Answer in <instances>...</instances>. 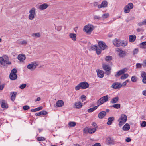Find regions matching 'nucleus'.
Segmentation results:
<instances>
[{"label":"nucleus","instance_id":"31","mask_svg":"<svg viewBox=\"0 0 146 146\" xmlns=\"http://www.w3.org/2000/svg\"><path fill=\"white\" fill-rule=\"evenodd\" d=\"M136 36L134 35H130L129 37V41L131 42H134L136 39Z\"/></svg>","mask_w":146,"mask_h":146},{"label":"nucleus","instance_id":"40","mask_svg":"<svg viewBox=\"0 0 146 146\" xmlns=\"http://www.w3.org/2000/svg\"><path fill=\"white\" fill-rule=\"evenodd\" d=\"M112 106L116 109H118L120 108V104H115L113 105Z\"/></svg>","mask_w":146,"mask_h":146},{"label":"nucleus","instance_id":"35","mask_svg":"<svg viewBox=\"0 0 146 146\" xmlns=\"http://www.w3.org/2000/svg\"><path fill=\"white\" fill-rule=\"evenodd\" d=\"M42 109V106L38 107L36 108L32 109L31 110V111L32 112H36L38 111L41 110Z\"/></svg>","mask_w":146,"mask_h":146},{"label":"nucleus","instance_id":"42","mask_svg":"<svg viewBox=\"0 0 146 146\" xmlns=\"http://www.w3.org/2000/svg\"><path fill=\"white\" fill-rule=\"evenodd\" d=\"M129 75L127 74H125L123 75L121 77V79H126L128 76Z\"/></svg>","mask_w":146,"mask_h":146},{"label":"nucleus","instance_id":"56","mask_svg":"<svg viewBox=\"0 0 146 146\" xmlns=\"http://www.w3.org/2000/svg\"><path fill=\"white\" fill-rule=\"evenodd\" d=\"M88 129L87 128H85L84 130V132L85 133H88Z\"/></svg>","mask_w":146,"mask_h":146},{"label":"nucleus","instance_id":"25","mask_svg":"<svg viewBox=\"0 0 146 146\" xmlns=\"http://www.w3.org/2000/svg\"><path fill=\"white\" fill-rule=\"evenodd\" d=\"M130 127L129 124L127 123L125 124L123 127V129L125 131L129 130L130 129Z\"/></svg>","mask_w":146,"mask_h":146},{"label":"nucleus","instance_id":"26","mask_svg":"<svg viewBox=\"0 0 146 146\" xmlns=\"http://www.w3.org/2000/svg\"><path fill=\"white\" fill-rule=\"evenodd\" d=\"M70 37L74 41L76 40V35L75 33H71L69 35Z\"/></svg>","mask_w":146,"mask_h":146},{"label":"nucleus","instance_id":"8","mask_svg":"<svg viewBox=\"0 0 146 146\" xmlns=\"http://www.w3.org/2000/svg\"><path fill=\"white\" fill-rule=\"evenodd\" d=\"M38 62L36 61H34L31 62V64H28L27 66V68L29 69L34 70L38 65Z\"/></svg>","mask_w":146,"mask_h":146},{"label":"nucleus","instance_id":"43","mask_svg":"<svg viewBox=\"0 0 146 146\" xmlns=\"http://www.w3.org/2000/svg\"><path fill=\"white\" fill-rule=\"evenodd\" d=\"M93 17L94 19H97L98 20H100L101 19V17H100L99 16H97L96 15H94Z\"/></svg>","mask_w":146,"mask_h":146},{"label":"nucleus","instance_id":"32","mask_svg":"<svg viewBox=\"0 0 146 146\" xmlns=\"http://www.w3.org/2000/svg\"><path fill=\"white\" fill-rule=\"evenodd\" d=\"M27 41L26 40H23V41L18 40L17 41V43L22 45H25L27 44Z\"/></svg>","mask_w":146,"mask_h":146},{"label":"nucleus","instance_id":"10","mask_svg":"<svg viewBox=\"0 0 146 146\" xmlns=\"http://www.w3.org/2000/svg\"><path fill=\"white\" fill-rule=\"evenodd\" d=\"M103 69L106 71V73L107 75H109L110 73V70H111V68L108 65L104 64L102 66Z\"/></svg>","mask_w":146,"mask_h":146},{"label":"nucleus","instance_id":"58","mask_svg":"<svg viewBox=\"0 0 146 146\" xmlns=\"http://www.w3.org/2000/svg\"><path fill=\"white\" fill-rule=\"evenodd\" d=\"M131 141V139H130V138L129 137H128V138H127L126 139V141L127 142H130Z\"/></svg>","mask_w":146,"mask_h":146},{"label":"nucleus","instance_id":"23","mask_svg":"<svg viewBox=\"0 0 146 146\" xmlns=\"http://www.w3.org/2000/svg\"><path fill=\"white\" fill-rule=\"evenodd\" d=\"M64 103L62 100H59L56 102V105L58 107H61L64 105Z\"/></svg>","mask_w":146,"mask_h":146},{"label":"nucleus","instance_id":"16","mask_svg":"<svg viewBox=\"0 0 146 146\" xmlns=\"http://www.w3.org/2000/svg\"><path fill=\"white\" fill-rule=\"evenodd\" d=\"M111 87L115 89H119L121 87V84L119 82H115L113 84Z\"/></svg>","mask_w":146,"mask_h":146},{"label":"nucleus","instance_id":"46","mask_svg":"<svg viewBox=\"0 0 146 146\" xmlns=\"http://www.w3.org/2000/svg\"><path fill=\"white\" fill-rule=\"evenodd\" d=\"M37 140L38 141H44L45 140V139L43 137H39L37 138Z\"/></svg>","mask_w":146,"mask_h":146},{"label":"nucleus","instance_id":"62","mask_svg":"<svg viewBox=\"0 0 146 146\" xmlns=\"http://www.w3.org/2000/svg\"><path fill=\"white\" fill-rule=\"evenodd\" d=\"M4 84L2 85H0V90H3L4 88Z\"/></svg>","mask_w":146,"mask_h":146},{"label":"nucleus","instance_id":"61","mask_svg":"<svg viewBox=\"0 0 146 146\" xmlns=\"http://www.w3.org/2000/svg\"><path fill=\"white\" fill-rule=\"evenodd\" d=\"M92 125L93 126H94L95 127V128L97 127V125L96 123H95L94 122H93L92 123Z\"/></svg>","mask_w":146,"mask_h":146},{"label":"nucleus","instance_id":"49","mask_svg":"<svg viewBox=\"0 0 146 146\" xmlns=\"http://www.w3.org/2000/svg\"><path fill=\"white\" fill-rule=\"evenodd\" d=\"M80 88H81V86L80 83L75 87V89L76 90H78Z\"/></svg>","mask_w":146,"mask_h":146},{"label":"nucleus","instance_id":"5","mask_svg":"<svg viewBox=\"0 0 146 146\" xmlns=\"http://www.w3.org/2000/svg\"><path fill=\"white\" fill-rule=\"evenodd\" d=\"M108 100V98L107 95L101 98L97 101L98 106H99Z\"/></svg>","mask_w":146,"mask_h":146},{"label":"nucleus","instance_id":"28","mask_svg":"<svg viewBox=\"0 0 146 146\" xmlns=\"http://www.w3.org/2000/svg\"><path fill=\"white\" fill-rule=\"evenodd\" d=\"M119 98L118 96H117L113 98L110 102L112 104H115L118 102L119 100Z\"/></svg>","mask_w":146,"mask_h":146},{"label":"nucleus","instance_id":"59","mask_svg":"<svg viewBox=\"0 0 146 146\" xmlns=\"http://www.w3.org/2000/svg\"><path fill=\"white\" fill-rule=\"evenodd\" d=\"M142 82L144 84H146V76L143 78Z\"/></svg>","mask_w":146,"mask_h":146},{"label":"nucleus","instance_id":"54","mask_svg":"<svg viewBox=\"0 0 146 146\" xmlns=\"http://www.w3.org/2000/svg\"><path fill=\"white\" fill-rule=\"evenodd\" d=\"M141 126L142 127H145L146 126V122L145 121H143L141 124Z\"/></svg>","mask_w":146,"mask_h":146},{"label":"nucleus","instance_id":"14","mask_svg":"<svg viewBox=\"0 0 146 146\" xmlns=\"http://www.w3.org/2000/svg\"><path fill=\"white\" fill-rule=\"evenodd\" d=\"M108 3L107 1H103L101 4L98 5V9H100L102 8H105L108 5Z\"/></svg>","mask_w":146,"mask_h":146},{"label":"nucleus","instance_id":"17","mask_svg":"<svg viewBox=\"0 0 146 146\" xmlns=\"http://www.w3.org/2000/svg\"><path fill=\"white\" fill-rule=\"evenodd\" d=\"M96 72L98 76L100 78H103L104 76V72L99 69L96 70Z\"/></svg>","mask_w":146,"mask_h":146},{"label":"nucleus","instance_id":"45","mask_svg":"<svg viewBox=\"0 0 146 146\" xmlns=\"http://www.w3.org/2000/svg\"><path fill=\"white\" fill-rule=\"evenodd\" d=\"M139 50L137 48L135 49L133 51V53L134 55L137 54Z\"/></svg>","mask_w":146,"mask_h":146},{"label":"nucleus","instance_id":"64","mask_svg":"<svg viewBox=\"0 0 146 146\" xmlns=\"http://www.w3.org/2000/svg\"><path fill=\"white\" fill-rule=\"evenodd\" d=\"M142 23L143 25H146V19H145L142 22Z\"/></svg>","mask_w":146,"mask_h":146},{"label":"nucleus","instance_id":"39","mask_svg":"<svg viewBox=\"0 0 146 146\" xmlns=\"http://www.w3.org/2000/svg\"><path fill=\"white\" fill-rule=\"evenodd\" d=\"M68 125H69V127H74L76 126V123L75 122H70L69 123Z\"/></svg>","mask_w":146,"mask_h":146},{"label":"nucleus","instance_id":"9","mask_svg":"<svg viewBox=\"0 0 146 146\" xmlns=\"http://www.w3.org/2000/svg\"><path fill=\"white\" fill-rule=\"evenodd\" d=\"M98 46L99 48H98V50H100L101 51L102 50H105L107 46L106 44L102 41H99L98 42Z\"/></svg>","mask_w":146,"mask_h":146},{"label":"nucleus","instance_id":"12","mask_svg":"<svg viewBox=\"0 0 146 146\" xmlns=\"http://www.w3.org/2000/svg\"><path fill=\"white\" fill-rule=\"evenodd\" d=\"M48 6V5L46 3H44L40 5L38 8L40 10H43L47 8Z\"/></svg>","mask_w":146,"mask_h":146},{"label":"nucleus","instance_id":"44","mask_svg":"<svg viewBox=\"0 0 146 146\" xmlns=\"http://www.w3.org/2000/svg\"><path fill=\"white\" fill-rule=\"evenodd\" d=\"M137 80V78L135 76H133L131 78V80L133 82H136Z\"/></svg>","mask_w":146,"mask_h":146},{"label":"nucleus","instance_id":"47","mask_svg":"<svg viewBox=\"0 0 146 146\" xmlns=\"http://www.w3.org/2000/svg\"><path fill=\"white\" fill-rule=\"evenodd\" d=\"M26 86V84H22L20 85L19 88L21 89H23Z\"/></svg>","mask_w":146,"mask_h":146},{"label":"nucleus","instance_id":"53","mask_svg":"<svg viewBox=\"0 0 146 146\" xmlns=\"http://www.w3.org/2000/svg\"><path fill=\"white\" fill-rule=\"evenodd\" d=\"M17 72V70L15 68H14V69H13L12 70L11 72L10 73H11V74H16Z\"/></svg>","mask_w":146,"mask_h":146},{"label":"nucleus","instance_id":"33","mask_svg":"<svg viewBox=\"0 0 146 146\" xmlns=\"http://www.w3.org/2000/svg\"><path fill=\"white\" fill-rule=\"evenodd\" d=\"M31 35L33 37L38 38L40 37L41 35L40 33H32Z\"/></svg>","mask_w":146,"mask_h":146},{"label":"nucleus","instance_id":"11","mask_svg":"<svg viewBox=\"0 0 146 146\" xmlns=\"http://www.w3.org/2000/svg\"><path fill=\"white\" fill-rule=\"evenodd\" d=\"M106 141L107 144L109 145H113L114 143V139L110 137H108L106 138Z\"/></svg>","mask_w":146,"mask_h":146},{"label":"nucleus","instance_id":"38","mask_svg":"<svg viewBox=\"0 0 146 146\" xmlns=\"http://www.w3.org/2000/svg\"><path fill=\"white\" fill-rule=\"evenodd\" d=\"M141 47L143 48H146V42H144L140 44Z\"/></svg>","mask_w":146,"mask_h":146},{"label":"nucleus","instance_id":"36","mask_svg":"<svg viewBox=\"0 0 146 146\" xmlns=\"http://www.w3.org/2000/svg\"><path fill=\"white\" fill-rule=\"evenodd\" d=\"M98 106H95L93 108H91L88 110V112H91L95 110L96 109Z\"/></svg>","mask_w":146,"mask_h":146},{"label":"nucleus","instance_id":"60","mask_svg":"<svg viewBox=\"0 0 146 146\" xmlns=\"http://www.w3.org/2000/svg\"><path fill=\"white\" fill-rule=\"evenodd\" d=\"M127 84L126 82H124L122 84H121V87L122 86H125Z\"/></svg>","mask_w":146,"mask_h":146},{"label":"nucleus","instance_id":"41","mask_svg":"<svg viewBox=\"0 0 146 146\" xmlns=\"http://www.w3.org/2000/svg\"><path fill=\"white\" fill-rule=\"evenodd\" d=\"M112 59V57L110 56H108L106 57L105 60L106 61L111 60Z\"/></svg>","mask_w":146,"mask_h":146},{"label":"nucleus","instance_id":"13","mask_svg":"<svg viewBox=\"0 0 146 146\" xmlns=\"http://www.w3.org/2000/svg\"><path fill=\"white\" fill-rule=\"evenodd\" d=\"M117 52L118 53L119 56L121 58H123L126 55V53L125 51L122 50L120 49H118L117 50Z\"/></svg>","mask_w":146,"mask_h":146},{"label":"nucleus","instance_id":"37","mask_svg":"<svg viewBox=\"0 0 146 146\" xmlns=\"http://www.w3.org/2000/svg\"><path fill=\"white\" fill-rule=\"evenodd\" d=\"M96 131V128H89L88 133H89L92 134L94 133Z\"/></svg>","mask_w":146,"mask_h":146},{"label":"nucleus","instance_id":"15","mask_svg":"<svg viewBox=\"0 0 146 146\" xmlns=\"http://www.w3.org/2000/svg\"><path fill=\"white\" fill-rule=\"evenodd\" d=\"M81 86V89H86L89 87L88 84L86 82H80V83Z\"/></svg>","mask_w":146,"mask_h":146},{"label":"nucleus","instance_id":"48","mask_svg":"<svg viewBox=\"0 0 146 146\" xmlns=\"http://www.w3.org/2000/svg\"><path fill=\"white\" fill-rule=\"evenodd\" d=\"M23 109L25 110H26L29 109L30 107L28 105H25L23 106Z\"/></svg>","mask_w":146,"mask_h":146},{"label":"nucleus","instance_id":"21","mask_svg":"<svg viewBox=\"0 0 146 146\" xmlns=\"http://www.w3.org/2000/svg\"><path fill=\"white\" fill-rule=\"evenodd\" d=\"M74 105L76 108L77 109L80 108L82 106V104L80 102H78L75 103Z\"/></svg>","mask_w":146,"mask_h":146},{"label":"nucleus","instance_id":"19","mask_svg":"<svg viewBox=\"0 0 146 146\" xmlns=\"http://www.w3.org/2000/svg\"><path fill=\"white\" fill-rule=\"evenodd\" d=\"M92 50H96V53L98 55L100 54L101 53L100 50H98V48L96 45H94L91 47Z\"/></svg>","mask_w":146,"mask_h":146},{"label":"nucleus","instance_id":"2","mask_svg":"<svg viewBox=\"0 0 146 146\" xmlns=\"http://www.w3.org/2000/svg\"><path fill=\"white\" fill-rule=\"evenodd\" d=\"M127 120V116L124 114H121L119 119L118 120L119 122L118 125L121 127L126 122Z\"/></svg>","mask_w":146,"mask_h":146},{"label":"nucleus","instance_id":"50","mask_svg":"<svg viewBox=\"0 0 146 146\" xmlns=\"http://www.w3.org/2000/svg\"><path fill=\"white\" fill-rule=\"evenodd\" d=\"M143 64H141L140 63H138L136 64V68H139L141 67Z\"/></svg>","mask_w":146,"mask_h":146},{"label":"nucleus","instance_id":"27","mask_svg":"<svg viewBox=\"0 0 146 146\" xmlns=\"http://www.w3.org/2000/svg\"><path fill=\"white\" fill-rule=\"evenodd\" d=\"M125 72V70L123 69L117 72L116 74L115 75V76L116 77H118L120 76L123 74Z\"/></svg>","mask_w":146,"mask_h":146},{"label":"nucleus","instance_id":"4","mask_svg":"<svg viewBox=\"0 0 146 146\" xmlns=\"http://www.w3.org/2000/svg\"><path fill=\"white\" fill-rule=\"evenodd\" d=\"M35 11L36 9L34 7L32 8L29 10L28 18L30 20H33L35 18L36 15Z\"/></svg>","mask_w":146,"mask_h":146},{"label":"nucleus","instance_id":"29","mask_svg":"<svg viewBox=\"0 0 146 146\" xmlns=\"http://www.w3.org/2000/svg\"><path fill=\"white\" fill-rule=\"evenodd\" d=\"M114 118L113 117H109L108 119V121L107 122V124L108 125L111 124L112 122L114 121Z\"/></svg>","mask_w":146,"mask_h":146},{"label":"nucleus","instance_id":"7","mask_svg":"<svg viewBox=\"0 0 146 146\" xmlns=\"http://www.w3.org/2000/svg\"><path fill=\"white\" fill-rule=\"evenodd\" d=\"M94 29V27L92 25H88L85 26L84 28V31L88 34H90Z\"/></svg>","mask_w":146,"mask_h":146},{"label":"nucleus","instance_id":"57","mask_svg":"<svg viewBox=\"0 0 146 146\" xmlns=\"http://www.w3.org/2000/svg\"><path fill=\"white\" fill-rule=\"evenodd\" d=\"M142 65L144 67H146V59L144 61L143 64H142Z\"/></svg>","mask_w":146,"mask_h":146},{"label":"nucleus","instance_id":"24","mask_svg":"<svg viewBox=\"0 0 146 146\" xmlns=\"http://www.w3.org/2000/svg\"><path fill=\"white\" fill-rule=\"evenodd\" d=\"M9 77L11 80H14L17 79V76L16 74L10 73Z\"/></svg>","mask_w":146,"mask_h":146},{"label":"nucleus","instance_id":"6","mask_svg":"<svg viewBox=\"0 0 146 146\" xmlns=\"http://www.w3.org/2000/svg\"><path fill=\"white\" fill-rule=\"evenodd\" d=\"M133 5L132 3H128L124 7V12L125 13H129L130 10L133 8Z\"/></svg>","mask_w":146,"mask_h":146},{"label":"nucleus","instance_id":"55","mask_svg":"<svg viewBox=\"0 0 146 146\" xmlns=\"http://www.w3.org/2000/svg\"><path fill=\"white\" fill-rule=\"evenodd\" d=\"M86 98V97L84 95H82L81 97V99L82 100V101L85 100Z\"/></svg>","mask_w":146,"mask_h":146},{"label":"nucleus","instance_id":"63","mask_svg":"<svg viewBox=\"0 0 146 146\" xmlns=\"http://www.w3.org/2000/svg\"><path fill=\"white\" fill-rule=\"evenodd\" d=\"M101 145L99 143H96L93 145L92 146H100Z\"/></svg>","mask_w":146,"mask_h":146},{"label":"nucleus","instance_id":"20","mask_svg":"<svg viewBox=\"0 0 146 146\" xmlns=\"http://www.w3.org/2000/svg\"><path fill=\"white\" fill-rule=\"evenodd\" d=\"M106 113L105 111H102L100 112L98 114V117L100 119H102L106 115Z\"/></svg>","mask_w":146,"mask_h":146},{"label":"nucleus","instance_id":"3","mask_svg":"<svg viewBox=\"0 0 146 146\" xmlns=\"http://www.w3.org/2000/svg\"><path fill=\"white\" fill-rule=\"evenodd\" d=\"M5 64L10 65L11 64V62L9 61L8 57H0V64L4 66H5Z\"/></svg>","mask_w":146,"mask_h":146},{"label":"nucleus","instance_id":"18","mask_svg":"<svg viewBox=\"0 0 146 146\" xmlns=\"http://www.w3.org/2000/svg\"><path fill=\"white\" fill-rule=\"evenodd\" d=\"M17 58L20 62H23L26 58L25 55L24 54H20L18 56Z\"/></svg>","mask_w":146,"mask_h":146},{"label":"nucleus","instance_id":"22","mask_svg":"<svg viewBox=\"0 0 146 146\" xmlns=\"http://www.w3.org/2000/svg\"><path fill=\"white\" fill-rule=\"evenodd\" d=\"M17 94V92H11V99L12 101H14V100H15L16 98V96Z\"/></svg>","mask_w":146,"mask_h":146},{"label":"nucleus","instance_id":"51","mask_svg":"<svg viewBox=\"0 0 146 146\" xmlns=\"http://www.w3.org/2000/svg\"><path fill=\"white\" fill-rule=\"evenodd\" d=\"M141 77L142 78H144V77H146V73L144 72H142L141 74Z\"/></svg>","mask_w":146,"mask_h":146},{"label":"nucleus","instance_id":"1","mask_svg":"<svg viewBox=\"0 0 146 146\" xmlns=\"http://www.w3.org/2000/svg\"><path fill=\"white\" fill-rule=\"evenodd\" d=\"M113 44L117 47L121 46H125L127 44V42L126 41L121 40H120L115 39L113 41Z\"/></svg>","mask_w":146,"mask_h":146},{"label":"nucleus","instance_id":"34","mask_svg":"<svg viewBox=\"0 0 146 146\" xmlns=\"http://www.w3.org/2000/svg\"><path fill=\"white\" fill-rule=\"evenodd\" d=\"M109 16V14L108 13H106L103 14L101 17V19L102 20H104L105 19L107 18Z\"/></svg>","mask_w":146,"mask_h":146},{"label":"nucleus","instance_id":"30","mask_svg":"<svg viewBox=\"0 0 146 146\" xmlns=\"http://www.w3.org/2000/svg\"><path fill=\"white\" fill-rule=\"evenodd\" d=\"M1 107L3 108H8L7 104L5 102V101L2 100L1 101Z\"/></svg>","mask_w":146,"mask_h":146},{"label":"nucleus","instance_id":"52","mask_svg":"<svg viewBox=\"0 0 146 146\" xmlns=\"http://www.w3.org/2000/svg\"><path fill=\"white\" fill-rule=\"evenodd\" d=\"M41 115H45L47 114V112L45 111H40Z\"/></svg>","mask_w":146,"mask_h":146}]
</instances>
